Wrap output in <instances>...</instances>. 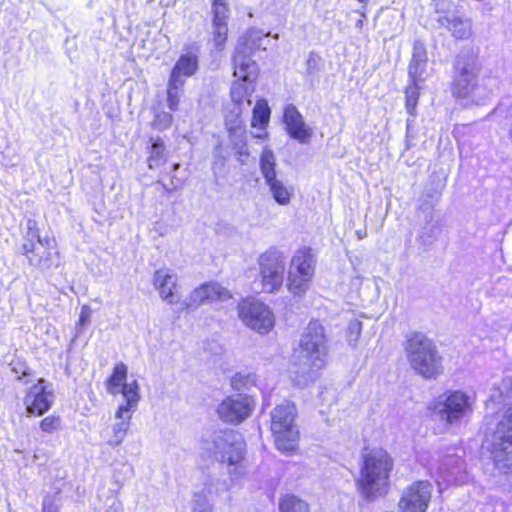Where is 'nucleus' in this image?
Returning <instances> with one entry per match:
<instances>
[{"instance_id":"f257e3e1","label":"nucleus","mask_w":512,"mask_h":512,"mask_svg":"<svg viewBox=\"0 0 512 512\" xmlns=\"http://www.w3.org/2000/svg\"><path fill=\"white\" fill-rule=\"evenodd\" d=\"M326 333L322 324L311 321L303 332L293 367L298 385H306L326 365Z\"/></svg>"},{"instance_id":"f03ea898","label":"nucleus","mask_w":512,"mask_h":512,"mask_svg":"<svg viewBox=\"0 0 512 512\" xmlns=\"http://www.w3.org/2000/svg\"><path fill=\"white\" fill-rule=\"evenodd\" d=\"M507 404L490 440V455L495 468L512 477V377L504 378L498 387Z\"/></svg>"},{"instance_id":"7ed1b4c3","label":"nucleus","mask_w":512,"mask_h":512,"mask_svg":"<svg viewBox=\"0 0 512 512\" xmlns=\"http://www.w3.org/2000/svg\"><path fill=\"white\" fill-rule=\"evenodd\" d=\"M392 467L393 460L386 450L379 447L366 448L357 479L361 495L370 499L382 494L388 485Z\"/></svg>"},{"instance_id":"20e7f679","label":"nucleus","mask_w":512,"mask_h":512,"mask_svg":"<svg viewBox=\"0 0 512 512\" xmlns=\"http://www.w3.org/2000/svg\"><path fill=\"white\" fill-rule=\"evenodd\" d=\"M297 409L285 401L271 411L270 429L276 448L282 453L292 454L298 450L300 431L296 423Z\"/></svg>"},{"instance_id":"39448f33","label":"nucleus","mask_w":512,"mask_h":512,"mask_svg":"<svg viewBox=\"0 0 512 512\" xmlns=\"http://www.w3.org/2000/svg\"><path fill=\"white\" fill-rule=\"evenodd\" d=\"M405 351L411 367L426 378L436 376L440 358L432 340L420 333H412L405 342Z\"/></svg>"},{"instance_id":"423d86ee","label":"nucleus","mask_w":512,"mask_h":512,"mask_svg":"<svg viewBox=\"0 0 512 512\" xmlns=\"http://www.w3.org/2000/svg\"><path fill=\"white\" fill-rule=\"evenodd\" d=\"M204 449L227 465L239 464L244 459V444L234 431H220L203 440Z\"/></svg>"},{"instance_id":"0eeeda50","label":"nucleus","mask_w":512,"mask_h":512,"mask_svg":"<svg viewBox=\"0 0 512 512\" xmlns=\"http://www.w3.org/2000/svg\"><path fill=\"white\" fill-rule=\"evenodd\" d=\"M315 260L309 249L297 251L293 256L287 277V289L294 296H303L314 277Z\"/></svg>"},{"instance_id":"6e6552de","label":"nucleus","mask_w":512,"mask_h":512,"mask_svg":"<svg viewBox=\"0 0 512 512\" xmlns=\"http://www.w3.org/2000/svg\"><path fill=\"white\" fill-rule=\"evenodd\" d=\"M122 396L125 403L121 404L115 412L117 422L112 427L113 436L107 441L112 447L119 446L129 429L132 413L140 400V387L137 381L123 387Z\"/></svg>"},{"instance_id":"1a4fd4ad","label":"nucleus","mask_w":512,"mask_h":512,"mask_svg":"<svg viewBox=\"0 0 512 512\" xmlns=\"http://www.w3.org/2000/svg\"><path fill=\"white\" fill-rule=\"evenodd\" d=\"M478 73L479 68L474 62L462 67L453 83V95L471 104L479 105L485 102L490 97L491 92L478 84Z\"/></svg>"},{"instance_id":"9d476101","label":"nucleus","mask_w":512,"mask_h":512,"mask_svg":"<svg viewBox=\"0 0 512 512\" xmlns=\"http://www.w3.org/2000/svg\"><path fill=\"white\" fill-rule=\"evenodd\" d=\"M241 321L259 334L269 333L275 325V316L270 308L259 301L243 300L238 304Z\"/></svg>"},{"instance_id":"9b49d317","label":"nucleus","mask_w":512,"mask_h":512,"mask_svg":"<svg viewBox=\"0 0 512 512\" xmlns=\"http://www.w3.org/2000/svg\"><path fill=\"white\" fill-rule=\"evenodd\" d=\"M258 263L261 272L262 291L269 293L277 291L283 283L284 258L276 251H267L260 255Z\"/></svg>"},{"instance_id":"f8f14e48","label":"nucleus","mask_w":512,"mask_h":512,"mask_svg":"<svg viewBox=\"0 0 512 512\" xmlns=\"http://www.w3.org/2000/svg\"><path fill=\"white\" fill-rule=\"evenodd\" d=\"M232 299V293L221 283L210 281L196 287L183 302V308L197 309L199 306L210 302H225Z\"/></svg>"},{"instance_id":"ddd939ff","label":"nucleus","mask_w":512,"mask_h":512,"mask_svg":"<svg viewBox=\"0 0 512 512\" xmlns=\"http://www.w3.org/2000/svg\"><path fill=\"white\" fill-rule=\"evenodd\" d=\"M432 486L427 481L412 483L403 492L398 508L400 512H426L431 500Z\"/></svg>"},{"instance_id":"4468645a","label":"nucleus","mask_w":512,"mask_h":512,"mask_svg":"<svg viewBox=\"0 0 512 512\" xmlns=\"http://www.w3.org/2000/svg\"><path fill=\"white\" fill-rule=\"evenodd\" d=\"M253 406V400L248 396H230L219 404L217 414L224 422L238 424L249 417Z\"/></svg>"},{"instance_id":"2eb2a0df","label":"nucleus","mask_w":512,"mask_h":512,"mask_svg":"<svg viewBox=\"0 0 512 512\" xmlns=\"http://www.w3.org/2000/svg\"><path fill=\"white\" fill-rule=\"evenodd\" d=\"M53 400L52 392L47 389L45 381L41 379L29 388L24 397L26 412L40 416L50 409Z\"/></svg>"},{"instance_id":"dca6fc26","label":"nucleus","mask_w":512,"mask_h":512,"mask_svg":"<svg viewBox=\"0 0 512 512\" xmlns=\"http://www.w3.org/2000/svg\"><path fill=\"white\" fill-rule=\"evenodd\" d=\"M473 399L464 392L455 391L440 403L439 413L442 419L452 422L463 417L471 410Z\"/></svg>"},{"instance_id":"f3484780","label":"nucleus","mask_w":512,"mask_h":512,"mask_svg":"<svg viewBox=\"0 0 512 512\" xmlns=\"http://www.w3.org/2000/svg\"><path fill=\"white\" fill-rule=\"evenodd\" d=\"M31 236L36 238V241L23 245V252L29 264L38 268L49 267L53 240L49 238L41 239L35 232H31Z\"/></svg>"},{"instance_id":"a211bd4d","label":"nucleus","mask_w":512,"mask_h":512,"mask_svg":"<svg viewBox=\"0 0 512 512\" xmlns=\"http://www.w3.org/2000/svg\"><path fill=\"white\" fill-rule=\"evenodd\" d=\"M153 285L159 297L164 302L172 305L178 301V276L167 268L158 269L153 275Z\"/></svg>"},{"instance_id":"6ab92c4d","label":"nucleus","mask_w":512,"mask_h":512,"mask_svg":"<svg viewBox=\"0 0 512 512\" xmlns=\"http://www.w3.org/2000/svg\"><path fill=\"white\" fill-rule=\"evenodd\" d=\"M255 82H246L242 80H235L231 86L230 96L233 104L237 106V112L235 114V120L232 121L228 117V125L233 123L231 127L237 128L240 126L241 115L251 105L250 97L255 91Z\"/></svg>"},{"instance_id":"aec40b11","label":"nucleus","mask_w":512,"mask_h":512,"mask_svg":"<svg viewBox=\"0 0 512 512\" xmlns=\"http://www.w3.org/2000/svg\"><path fill=\"white\" fill-rule=\"evenodd\" d=\"M284 123L288 134L300 143H309L313 130L305 122L300 112L293 105L284 110Z\"/></svg>"},{"instance_id":"412c9836","label":"nucleus","mask_w":512,"mask_h":512,"mask_svg":"<svg viewBox=\"0 0 512 512\" xmlns=\"http://www.w3.org/2000/svg\"><path fill=\"white\" fill-rule=\"evenodd\" d=\"M440 28L449 31L452 36L458 39H467L472 35V24L467 18L456 14H445L437 18Z\"/></svg>"},{"instance_id":"4be33fe9","label":"nucleus","mask_w":512,"mask_h":512,"mask_svg":"<svg viewBox=\"0 0 512 512\" xmlns=\"http://www.w3.org/2000/svg\"><path fill=\"white\" fill-rule=\"evenodd\" d=\"M244 52L237 49V53L233 58V76L236 80L255 82L259 72L258 65L250 57L244 55Z\"/></svg>"},{"instance_id":"5701e85b","label":"nucleus","mask_w":512,"mask_h":512,"mask_svg":"<svg viewBox=\"0 0 512 512\" xmlns=\"http://www.w3.org/2000/svg\"><path fill=\"white\" fill-rule=\"evenodd\" d=\"M198 69V55L193 52L183 54L175 63L170 78L184 80L185 77L193 76Z\"/></svg>"},{"instance_id":"b1692460","label":"nucleus","mask_w":512,"mask_h":512,"mask_svg":"<svg viewBox=\"0 0 512 512\" xmlns=\"http://www.w3.org/2000/svg\"><path fill=\"white\" fill-rule=\"evenodd\" d=\"M275 202L279 205H288L294 196V189L282 179L275 177L265 182Z\"/></svg>"},{"instance_id":"393cba45","label":"nucleus","mask_w":512,"mask_h":512,"mask_svg":"<svg viewBox=\"0 0 512 512\" xmlns=\"http://www.w3.org/2000/svg\"><path fill=\"white\" fill-rule=\"evenodd\" d=\"M127 371V366L124 363H118L114 367L113 373L106 384L108 393L111 395L122 394L123 387L130 384L126 383Z\"/></svg>"},{"instance_id":"a878e982","label":"nucleus","mask_w":512,"mask_h":512,"mask_svg":"<svg viewBox=\"0 0 512 512\" xmlns=\"http://www.w3.org/2000/svg\"><path fill=\"white\" fill-rule=\"evenodd\" d=\"M151 147L149 148V156L147 159L150 169H158L166 162L165 145L160 138L151 139Z\"/></svg>"},{"instance_id":"bb28decb","label":"nucleus","mask_w":512,"mask_h":512,"mask_svg":"<svg viewBox=\"0 0 512 512\" xmlns=\"http://www.w3.org/2000/svg\"><path fill=\"white\" fill-rule=\"evenodd\" d=\"M276 157L271 149L265 147L260 156V170L266 181L278 177L276 171Z\"/></svg>"},{"instance_id":"cd10ccee","label":"nucleus","mask_w":512,"mask_h":512,"mask_svg":"<svg viewBox=\"0 0 512 512\" xmlns=\"http://www.w3.org/2000/svg\"><path fill=\"white\" fill-rule=\"evenodd\" d=\"M185 80H177L169 78L167 85V106L170 110L176 111L180 103V97L183 92Z\"/></svg>"},{"instance_id":"c85d7f7f","label":"nucleus","mask_w":512,"mask_h":512,"mask_svg":"<svg viewBox=\"0 0 512 512\" xmlns=\"http://www.w3.org/2000/svg\"><path fill=\"white\" fill-rule=\"evenodd\" d=\"M270 119V108L268 103L264 99H260L257 101L254 109H253V117L251 120L252 127H259L264 130L268 125Z\"/></svg>"},{"instance_id":"c756f323","label":"nucleus","mask_w":512,"mask_h":512,"mask_svg":"<svg viewBox=\"0 0 512 512\" xmlns=\"http://www.w3.org/2000/svg\"><path fill=\"white\" fill-rule=\"evenodd\" d=\"M228 31L227 22L212 21V41L217 51H222L224 49L225 43L228 39Z\"/></svg>"},{"instance_id":"7c9ffc66","label":"nucleus","mask_w":512,"mask_h":512,"mask_svg":"<svg viewBox=\"0 0 512 512\" xmlns=\"http://www.w3.org/2000/svg\"><path fill=\"white\" fill-rule=\"evenodd\" d=\"M269 33L264 34L261 30L257 28H250L247 30L243 37V48L241 51L245 49L248 50H256L261 48V40L263 37L268 36Z\"/></svg>"},{"instance_id":"2f4dec72","label":"nucleus","mask_w":512,"mask_h":512,"mask_svg":"<svg viewBox=\"0 0 512 512\" xmlns=\"http://www.w3.org/2000/svg\"><path fill=\"white\" fill-rule=\"evenodd\" d=\"M281 512H310L309 505L295 496L285 497L280 504Z\"/></svg>"},{"instance_id":"473e14b6","label":"nucleus","mask_w":512,"mask_h":512,"mask_svg":"<svg viewBox=\"0 0 512 512\" xmlns=\"http://www.w3.org/2000/svg\"><path fill=\"white\" fill-rule=\"evenodd\" d=\"M214 22H227L230 15L228 0H213L212 4Z\"/></svg>"},{"instance_id":"72a5a7b5","label":"nucleus","mask_w":512,"mask_h":512,"mask_svg":"<svg viewBox=\"0 0 512 512\" xmlns=\"http://www.w3.org/2000/svg\"><path fill=\"white\" fill-rule=\"evenodd\" d=\"M40 428L44 433H55L62 429V420L59 416L49 415L40 421Z\"/></svg>"},{"instance_id":"f704fd0d","label":"nucleus","mask_w":512,"mask_h":512,"mask_svg":"<svg viewBox=\"0 0 512 512\" xmlns=\"http://www.w3.org/2000/svg\"><path fill=\"white\" fill-rule=\"evenodd\" d=\"M419 99V87L418 84H414L406 89V109L409 114H415V108Z\"/></svg>"},{"instance_id":"c9c22d12","label":"nucleus","mask_w":512,"mask_h":512,"mask_svg":"<svg viewBox=\"0 0 512 512\" xmlns=\"http://www.w3.org/2000/svg\"><path fill=\"white\" fill-rule=\"evenodd\" d=\"M362 332V323L358 320H352L349 322L346 338L351 346H356Z\"/></svg>"},{"instance_id":"e433bc0d","label":"nucleus","mask_w":512,"mask_h":512,"mask_svg":"<svg viewBox=\"0 0 512 512\" xmlns=\"http://www.w3.org/2000/svg\"><path fill=\"white\" fill-rule=\"evenodd\" d=\"M427 51L424 44L420 41H415L413 45V53L410 64H427Z\"/></svg>"},{"instance_id":"4c0bfd02","label":"nucleus","mask_w":512,"mask_h":512,"mask_svg":"<svg viewBox=\"0 0 512 512\" xmlns=\"http://www.w3.org/2000/svg\"><path fill=\"white\" fill-rule=\"evenodd\" d=\"M426 65L427 64H424V65L410 64L409 65V76L411 77L412 82L414 84H419L426 79V77L428 75L427 70H426Z\"/></svg>"},{"instance_id":"58836bf2","label":"nucleus","mask_w":512,"mask_h":512,"mask_svg":"<svg viewBox=\"0 0 512 512\" xmlns=\"http://www.w3.org/2000/svg\"><path fill=\"white\" fill-rule=\"evenodd\" d=\"M172 122H173L172 114L165 112V111H161L156 115V117L153 121V126L156 129L164 130V129L169 128L171 126Z\"/></svg>"},{"instance_id":"ea45409f","label":"nucleus","mask_w":512,"mask_h":512,"mask_svg":"<svg viewBox=\"0 0 512 512\" xmlns=\"http://www.w3.org/2000/svg\"><path fill=\"white\" fill-rule=\"evenodd\" d=\"M192 512H212L211 504L203 497L194 501Z\"/></svg>"},{"instance_id":"a19ab883","label":"nucleus","mask_w":512,"mask_h":512,"mask_svg":"<svg viewBox=\"0 0 512 512\" xmlns=\"http://www.w3.org/2000/svg\"><path fill=\"white\" fill-rule=\"evenodd\" d=\"M229 468V474L233 479H239L246 475V467L242 464V462H239V464H232L228 465Z\"/></svg>"},{"instance_id":"79ce46f5","label":"nucleus","mask_w":512,"mask_h":512,"mask_svg":"<svg viewBox=\"0 0 512 512\" xmlns=\"http://www.w3.org/2000/svg\"><path fill=\"white\" fill-rule=\"evenodd\" d=\"M236 112H237V106H235V105H234V108H233L229 113H227V115H226V117H225L226 127L228 128V130H229L230 132H233L234 134H236V133H238V132H241V133L243 132V121H242V120H241V122H240V126H239V127H237V128L231 127V125H232L233 123H230V125H228V117H230V119H231L232 121H234V120H235V114H236Z\"/></svg>"},{"instance_id":"37998d69","label":"nucleus","mask_w":512,"mask_h":512,"mask_svg":"<svg viewBox=\"0 0 512 512\" xmlns=\"http://www.w3.org/2000/svg\"><path fill=\"white\" fill-rule=\"evenodd\" d=\"M91 313H92V311L89 306H87V305L82 306L80 316H79V321H78V325L81 329H84L85 326L89 323Z\"/></svg>"},{"instance_id":"c03bdc74","label":"nucleus","mask_w":512,"mask_h":512,"mask_svg":"<svg viewBox=\"0 0 512 512\" xmlns=\"http://www.w3.org/2000/svg\"><path fill=\"white\" fill-rule=\"evenodd\" d=\"M12 371L18 375L17 378L20 379L21 376H28L30 373L27 367L24 364H12Z\"/></svg>"},{"instance_id":"a18cd8bd","label":"nucleus","mask_w":512,"mask_h":512,"mask_svg":"<svg viewBox=\"0 0 512 512\" xmlns=\"http://www.w3.org/2000/svg\"><path fill=\"white\" fill-rule=\"evenodd\" d=\"M356 234H357L359 239H362V238H364L366 236V233L361 231V230L357 231Z\"/></svg>"},{"instance_id":"49530a36","label":"nucleus","mask_w":512,"mask_h":512,"mask_svg":"<svg viewBox=\"0 0 512 512\" xmlns=\"http://www.w3.org/2000/svg\"><path fill=\"white\" fill-rule=\"evenodd\" d=\"M356 27H357V28H362V27H363V19H359V20L356 22Z\"/></svg>"},{"instance_id":"de8ad7c7","label":"nucleus","mask_w":512,"mask_h":512,"mask_svg":"<svg viewBox=\"0 0 512 512\" xmlns=\"http://www.w3.org/2000/svg\"><path fill=\"white\" fill-rule=\"evenodd\" d=\"M254 136L257 137V138H262V137H266V134H263V135L258 134V135H254Z\"/></svg>"},{"instance_id":"09e8293b","label":"nucleus","mask_w":512,"mask_h":512,"mask_svg":"<svg viewBox=\"0 0 512 512\" xmlns=\"http://www.w3.org/2000/svg\"><path fill=\"white\" fill-rule=\"evenodd\" d=\"M359 13H360V15H361V17H362V18H364V17L366 16V14H365V12H364V11H360Z\"/></svg>"},{"instance_id":"8fccbe9b","label":"nucleus","mask_w":512,"mask_h":512,"mask_svg":"<svg viewBox=\"0 0 512 512\" xmlns=\"http://www.w3.org/2000/svg\"><path fill=\"white\" fill-rule=\"evenodd\" d=\"M173 168L174 170H177L179 168V164H175Z\"/></svg>"},{"instance_id":"3c124183","label":"nucleus","mask_w":512,"mask_h":512,"mask_svg":"<svg viewBox=\"0 0 512 512\" xmlns=\"http://www.w3.org/2000/svg\"><path fill=\"white\" fill-rule=\"evenodd\" d=\"M359 2H362V3H366L368 2L369 0H358Z\"/></svg>"},{"instance_id":"603ef678","label":"nucleus","mask_w":512,"mask_h":512,"mask_svg":"<svg viewBox=\"0 0 512 512\" xmlns=\"http://www.w3.org/2000/svg\"><path fill=\"white\" fill-rule=\"evenodd\" d=\"M44 512H53V511H48L47 508L44 506Z\"/></svg>"},{"instance_id":"864d4df0","label":"nucleus","mask_w":512,"mask_h":512,"mask_svg":"<svg viewBox=\"0 0 512 512\" xmlns=\"http://www.w3.org/2000/svg\"><path fill=\"white\" fill-rule=\"evenodd\" d=\"M273 38L278 39V34H275Z\"/></svg>"}]
</instances>
